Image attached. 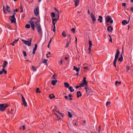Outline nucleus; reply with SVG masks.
I'll return each instance as SVG.
<instances>
[{
	"label": "nucleus",
	"instance_id": "nucleus-37",
	"mask_svg": "<svg viewBox=\"0 0 133 133\" xmlns=\"http://www.w3.org/2000/svg\"><path fill=\"white\" fill-rule=\"evenodd\" d=\"M84 68L86 70H88L89 69V68L88 67V66L84 67Z\"/></svg>",
	"mask_w": 133,
	"mask_h": 133
},
{
	"label": "nucleus",
	"instance_id": "nucleus-54",
	"mask_svg": "<svg viewBox=\"0 0 133 133\" xmlns=\"http://www.w3.org/2000/svg\"><path fill=\"white\" fill-rule=\"evenodd\" d=\"M86 77H84V79L83 80V81L84 82H86Z\"/></svg>",
	"mask_w": 133,
	"mask_h": 133
},
{
	"label": "nucleus",
	"instance_id": "nucleus-21",
	"mask_svg": "<svg viewBox=\"0 0 133 133\" xmlns=\"http://www.w3.org/2000/svg\"><path fill=\"white\" fill-rule=\"evenodd\" d=\"M51 17L52 19L53 18L55 17V14L54 12H52L51 13Z\"/></svg>",
	"mask_w": 133,
	"mask_h": 133
},
{
	"label": "nucleus",
	"instance_id": "nucleus-26",
	"mask_svg": "<svg viewBox=\"0 0 133 133\" xmlns=\"http://www.w3.org/2000/svg\"><path fill=\"white\" fill-rule=\"evenodd\" d=\"M75 5L77 6L78 4L79 3V1L78 0H75L74 1Z\"/></svg>",
	"mask_w": 133,
	"mask_h": 133
},
{
	"label": "nucleus",
	"instance_id": "nucleus-50",
	"mask_svg": "<svg viewBox=\"0 0 133 133\" xmlns=\"http://www.w3.org/2000/svg\"><path fill=\"white\" fill-rule=\"evenodd\" d=\"M3 72V69H2V70L0 71V74L2 75Z\"/></svg>",
	"mask_w": 133,
	"mask_h": 133
},
{
	"label": "nucleus",
	"instance_id": "nucleus-27",
	"mask_svg": "<svg viewBox=\"0 0 133 133\" xmlns=\"http://www.w3.org/2000/svg\"><path fill=\"white\" fill-rule=\"evenodd\" d=\"M18 41V40H15L12 43H11V44L13 46H14V44L15 43H16Z\"/></svg>",
	"mask_w": 133,
	"mask_h": 133
},
{
	"label": "nucleus",
	"instance_id": "nucleus-44",
	"mask_svg": "<svg viewBox=\"0 0 133 133\" xmlns=\"http://www.w3.org/2000/svg\"><path fill=\"white\" fill-rule=\"evenodd\" d=\"M3 72H4L5 74H6L7 71L5 70L4 69H3Z\"/></svg>",
	"mask_w": 133,
	"mask_h": 133
},
{
	"label": "nucleus",
	"instance_id": "nucleus-19",
	"mask_svg": "<svg viewBox=\"0 0 133 133\" xmlns=\"http://www.w3.org/2000/svg\"><path fill=\"white\" fill-rule=\"evenodd\" d=\"M103 19L102 17L101 16H99V18L98 19V21H99L101 23L102 22V20Z\"/></svg>",
	"mask_w": 133,
	"mask_h": 133
},
{
	"label": "nucleus",
	"instance_id": "nucleus-1",
	"mask_svg": "<svg viewBox=\"0 0 133 133\" xmlns=\"http://www.w3.org/2000/svg\"><path fill=\"white\" fill-rule=\"evenodd\" d=\"M30 21L33 22V23L35 24L36 26L39 24V22L38 21V18L33 17L31 19V20Z\"/></svg>",
	"mask_w": 133,
	"mask_h": 133
},
{
	"label": "nucleus",
	"instance_id": "nucleus-43",
	"mask_svg": "<svg viewBox=\"0 0 133 133\" xmlns=\"http://www.w3.org/2000/svg\"><path fill=\"white\" fill-rule=\"evenodd\" d=\"M70 42V41L69 42H67V44H66V47H67L68 46Z\"/></svg>",
	"mask_w": 133,
	"mask_h": 133
},
{
	"label": "nucleus",
	"instance_id": "nucleus-29",
	"mask_svg": "<svg viewBox=\"0 0 133 133\" xmlns=\"http://www.w3.org/2000/svg\"><path fill=\"white\" fill-rule=\"evenodd\" d=\"M62 35L64 37H65L66 36V35L64 31L62 33Z\"/></svg>",
	"mask_w": 133,
	"mask_h": 133
},
{
	"label": "nucleus",
	"instance_id": "nucleus-20",
	"mask_svg": "<svg viewBox=\"0 0 133 133\" xmlns=\"http://www.w3.org/2000/svg\"><path fill=\"white\" fill-rule=\"evenodd\" d=\"M68 88L69 90L71 92H72L74 91V89L71 86L69 87Z\"/></svg>",
	"mask_w": 133,
	"mask_h": 133
},
{
	"label": "nucleus",
	"instance_id": "nucleus-9",
	"mask_svg": "<svg viewBox=\"0 0 133 133\" xmlns=\"http://www.w3.org/2000/svg\"><path fill=\"white\" fill-rule=\"evenodd\" d=\"M57 20V19H56V18H54L52 19V23L54 25V27L53 29V31L54 32H55V29L56 28L55 27V22H56Z\"/></svg>",
	"mask_w": 133,
	"mask_h": 133
},
{
	"label": "nucleus",
	"instance_id": "nucleus-16",
	"mask_svg": "<svg viewBox=\"0 0 133 133\" xmlns=\"http://www.w3.org/2000/svg\"><path fill=\"white\" fill-rule=\"evenodd\" d=\"M113 30V28L111 26H109L107 28V30L109 32H111Z\"/></svg>",
	"mask_w": 133,
	"mask_h": 133
},
{
	"label": "nucleus",
	"instance_id": "nucleus-23",
	"mask_svg": "<svg viewBox=\"0 0 133 133\" xmlns=\"http://www.w3.org/2000/svg\"><path fill=\"white\" fill-rule=\"evenodd\" d=\"M57 82V80H53L51 81V83L53 85H54L56 84Z\"/></svg>",
	"mask_w": 133,
	"mask_h": 133
},
{
	"label": "nucleus",
	"instance_id": "nucleus-56",
	"mask_svg": "<svg viewBox=\"0 0 133 133\" xmlns=\"http://www.w3.org/2000/svg\"><path fill=\"white\" fill-rule=\"evenodd\" d=\"M22 127L23 128V130H24L25 129V127L24 126V125H23L22 126Z\"/></svg>",
	"mask_w": 133,
	"mask_h": 133
},
{
	"label": "nucleus",
	"instance_id": "nucleus-62",
	"mask_svg": "<svg viewBox=\"0 0 133 133\" xmlns=\"http://www.w3.org/2000/svg\"><path fill=\"white\" fill-rule=\"evenodd\" d=\"M14 10H15V12H17L18 11V10L17 9H15Z\"/></svg>",
	"mask_w": 133,
	"mask_h": 133
},
{
	"label": "nucleus",
	"instance_id": "nucleus-30",
	"mask_svg": "<svg viewBox=\"0 0 133 133\" xmlns=\"http://www.w3.org/2000/svg\"><path fill=\"white\" fill-rule=\"evenodd\" d=\"M123 56H122V55H121V57H120L119 58V59H118V61H121V62H122V60H123Z\"/></svg>",
	"mask_w": 133,
	"mask_h": 133
},
{
	"label": "nucleus",
	"instance_id": "nucleus-8",
	"mask_svg": "<svg viewBox=\"0 0 133 133\" xmlns=\"http://www.w3.org/2000/svg\"><path fill=\"white\" fill-rule=\"evenodd\" d=\"M22 105L25 106L27 107V103L26 102L25 99L23 96H22Z\"/></svg>",
	"mask_w": 133,
	"mask_h": 133
},
{
	"label": "nucleus",
	"instance_id": "nucleus-12",
	"mask_svg": "<svg viewBox=\"0 0 133 133\" xmlns=\"http://www.w3.org/2000/svg\"><path fill=\"white\" fill-rule=\"evenodd\" d=\"M37 44H36L35 45V47L33 49L32 54H33L34 55L35 53V51L36 50L37 48Z\"/></svg>",
	"mask_w": 133,
	"mask_h": 133
},
{
	"label": "nucleus",
	"instance_id": "nucleus-25",
	"mask_svg": "<svg viewBox=\"0 0 133 133\" xmlns=\"http://www.w3.org/2000/svg\"><path fill=\"white\" fill-rule=\"evenodd\" d=\"M49 97L50 99H51L52 98H54L55 97V96L53 94H52L50 95L49 96Z\"/></svg>",
	"mask_w": 133,
	"mask_h": 133
},
{
	"label": "nucleus",
	"instance_id": "nucleus-31",
	"mask_svg": "<svg viewBox=\"0 0 133 133\" xmlns=\"http://www.w3.org/2000/svg\"><path fill=\"white\" fill-rule=\"evenodd\" d=\"M15 10H14L13 11L11 12L10 14L11 16L14 15V16H15V14H16L15 12Z\"/></svg>",
	"mask_w": 133,
	"mask_h": 133
},
{
	"label": "nucleus",
	"instance_id": "nucleus-47",
	"mask_svg": "<svg viewBox=\"0 0 133 133\" xmlns=\"http://www.w3.org/2000/svg\"><path fill=\"white\" fill-rule=\"evenodd\" d=\"M55 116H56V117L57 118V119L56 120H58V116L57 114H55Z\"/></svg>",
	"mask_w": 133,
	"mask_h": 133
},
{
	"label": "nucleus",
	"instance_id": "nucleus-52",
	"mask_svg": "<svg viewBox=\"0 0 133 133\" xmlns=\"http://www.w3.org/2000/svg\"><path fill=\"white\" fill-rule=\"evenodd\" d=\"M21 13H22V12H23V8H22V7L21 8Z\"/></svg>",
	"mask_w": 133,
	"mask_h": 133
},
{
	"label": "nucleus",
	"instance_id": "nucleus-46",
	"mask_svg": "<svg viewBox=\"0 0 133 133\" xmlns=\"http://www.w3.org/2000/svg\"><path fill=\"white\" fill-rule=\"evenodd\" d=\"M64 60L63 59V60L62 59H61V61H60V64H63V61H64Z\"/></svg>",
	"mask_w": 133,
	"mask_h": 133
},
{
	"label": "nucleus",
	"instance_id": "nucleus-39",
	"mask_svg": "<svg viewBox=\"0 0 133 133\" xmlns=\"http://www.w3.org/2000/svg\"><path fill=\"white\" fill-rule=\"evenodd\" d=\"M23 53L24 56L25 57H26V52L25 51H23Z\"/></svg>",
	"mask_w": 133,
	"mask_h": 133
},
{
	"label": "nucleus",
	"instance_id": "nucleus-13",
	"mask_svg": "<svg viewBox=\"0 0 133 133\" xmlns=\"http://www.w3.org/2000/svg\"><path fill=\"white\" fill-rule=\"evenodd\" d=\"M8 64V62L6 61H4L3 64L2 65L3 69H4L5 68V67Z\"/></svg>",
	"mask_w": 133,
	"mask_h": 133
},
{
	"label": "nucleus",
	"instance_id": "nucleus-34",
	"mask_svg": "<svg viewBox=\"0 0 133 133\" xmlns=\"http://www.w3.org/2000/svg\"><path fill=\"white\" fill-rule=\"evenodd\" d=\"M6 26L7 27L10 29H11V26L9 24L6 25Z\"/></svg>",
	"mask_w": 133,
	"mask_h": 133
},
{
	"label": "nucleus",
	"instance_id": "nucleus-55",
	"mask_svg": "<svg viewBox=\"0 0 133 133\" xmlns=\"http://www.w3.org/2000/svg\"><path fill=\"white\" fill-rule=\"evenodd\" d=\"M118 83V81H116L115 82V85H117Z\"/></svg>",
	"mask_w": 133,
	"mask_h": 133
},
{
	"label": "nucleus",
	"instance_id": "nucleus-60",
	"mask_svg": "<svg viewBox=\"0 0 133 133\" xmlns=\"http://www.w3.org/2000/svg\"><path fill=\"white\" fill-rule=\"evenodd\" d=\"M68 96L70 97H71L72 96V95L71 94L69 95Z\"/></svg>",
	"mask_w": 133,
	"mask_h": 133
},
{
	"label": "nucleus",
	"instance_id": "nucleus-32",
	"mask_svg": "<svg viewBox=\"0 0 133 133\" xmlns=\"http://www.w3.org/2000/svg\"><path fill=\"white\" fill-rule=\"evenodd\" d=\"M30 27V25L29 24H27L25 25V27L27 28H29Z\"/></svg>",
	"mask_w": 133,
	"mask_h": 133
},
{
	"label": "nucleus",
	"instance_id": "nucleus-24",
	"mask_svg": "<svg viewBox=\"0 0 133 133\" xmlns=\"http://www.w3.org/2000/svg\"><path fill=\"white\" fill-rule=\"evenodd\" d=\"M64 85L65 87L68 88L69 87V84L67 82H65L64 83Z\"/></svg>",
	"mask_w": 133,
	"mask_h": 133
},
{
	"label": "nucleus",
	"instance_id": "nucleus-35",
	"mask_svg": "<svg viewBox=\"0 0 133 133\" xmlns=\"http://www.w3.org/2000/svg\"><path fill=\"white\" fill-rule=\"evenodd\" d=\"M32 70L34 71H36V69L35 68L34 66H32Z\"/></svg>",
	"mask_w": 133,
	"mask_h": 133
},
{
	"label": "nucleus",
	"instance_id": "nucleus-18",
	"mask_svg": "<svg viewBox=\"0 0 133 133\" xmlns=\"http://www.w3.org/2000/svg\"><path fill=\"white\" fill-rule=\"evenodd\" d=\"M77 97L79 98L82 96V94L80 91H78L77 92Z\"/></svg>",
	"mask_w": 133,
	"mask_h": 133
},
{
	"label": "nucleus",
	"instance_id": "nucleus-11",
	"mask_svg": "<svg viewBox=\"0 0 133 133\" xmlns=\"http://www.w3.org/2000/svg\"><path fill=\"white\" fill-rule=\"evenodd\" d=\"M29 23L31 25V27L32 28V29L33 30H35V25L34 24V23H33V22H30L29 21Z\"/></svg>",
	"mask_w": 133,
	"mask_h": 133
},
{
	"label": "nucleus",
	"instance_id": "nucleus-53",
	"mask_svg": "<svg viewBox=\"0 0 133 133\" xmlns=\"http://www.w3.org/2000/svg\"><path fill=\"white\" fill-rule=\"evenodd\" d=\"M74 124L75 125H77L78 124V123L77 122L75 121L74 122Z\"/></svg>",
	"mask_w": 133,
	"mask_h": 133
},
{
	"label": "nucleus",
	"instance_id": "nucleus-48",
	"mask_svg": "<svg viewBox=\"0 0 133 133\" xmlns=\"http://www.w3.org/2000/svg\"><path fill=\"white\" fill-rule=\"evenodd\" d=\"M130 69V67L129 66H127L126 68L127 71H128Z\"/></svg>",
	"mask_w": 133,
	"mask_h": 133
},
{
	"label": "nucleus",
	"instance_id": "nucleus-10",
	"mask_svg": "<svg viewBox=\"0 0 133 133\" xmlns=\"http://www.w3.org/2000/svg\"><path fill=\"white\" fill-rule=\"evenodd\" d=\"M89 52H91V48L92 46V41H91L89 40Z\"/></svg>",
	"mask_w": 133,
	"mask_h": 133
},
{
	"label": "nucleus",
	"instance_id": "nucleus-40",
	"mask_svg": "<svg viewBox=\"0 0 133 133\" xmlns=\"http://www.w3.org/2000/svg\"><path fill=\"white\" fill-rule=\"evenodd\" d=\"M110 102H107L106 103V105L107 106H108L110 104Z\"/></svg>",
	"mask_w": 133,
	"mask_h": 133
},
{
	"label": "nucleus",
	"instance_id": "nucleus-33",
	"mask_svg": "<svg viewBox=\"0 0 133 133\" xmlns=\"http://www.w3.org/2000/svg\"><path fill=\"white\" fill-rule=\"evenodd\" d=\"M68 113L69 117L70 118L72 117V114L70 112H68Z\"/></svg>",
	"mask_w": 133,
	"mask_h": 133
},
{
	"label": "nucleus",
	"instance_id": "nucleus-36",
	"mask_svg": "<svg viewBox=\"0 0 133 133\" xmlns=\"http://www.w3.org/2000/svg\"><path fill=\"white\" fill-rule=\"evenodd\" d=\"M36 92H38V93H40L41 92L39 91V89L38 88H36Z\"/></svg>",
	"mask_w": 133,
	"mask_h": 133
},
{
	"label": "nucleus",
	"instance_id": "nucleus-38",
	"mask_svg": "<svg viewBox=\"0 0 133 133\" xmlns=\"http://www.w3.org/2000/svg\"><path fill=\"white\" fill-rule=\"evenodd\" d=\"M71 31L74 33L75 32V29L74 28H72L71 29Z\"/></svg>",
	"mask_w": 133,
	"mask_h": 133
},
{
	"label": "nucleus",
	"instance_id": "nucleus-17",
	"mask_svg": "<svg viewBox=\"0 0 133 133\" xmlns=\"http://www.w3.org/2000/svg\"><path fill=\"white\" fill-rule=\"evenodd\" d=\"M87 84V82H84L81 83L80 84V87H83L84 85H85Z\"/></svg>",
	"mask_w": 133,
	"mask_h": 133
},
{
	"label": "nucleus",
	"instance_id": "nucleus-2",
	"mask_svg": "<svg viewBox=\"0 0 133 133\" xmlns=\"http://www.w3.org/2000/svg\"><path fill=\"white\" fill-rule=\"evenodd\" d=\"M105 19L106 20V23L107 25H108V23L110 22L111 23H113V20L109 16H108L106 17Z\"/></svg>",
	"mask_w": 133,
	"mask_h": 133
},
{
	"label": "nucleus",
	"instance_id": "nucleus-22",
	"mask_svg": "<svg viewBox=\"0 0 133 133\" xmlns=\"http://www.w3.org/2000/svg\"><path fill=\"white\" fill-rule=\"evenodd\" d=\"M129 22H127L126 20H124L122 21V23L123 25H125L126 24H127Z\"/></svg>",
	"mask_w": 133,
	"mask_h": 133
},
{
	"label": "nucleus",
	"instance_id": "nucleus-63",
	"mask_svg": "<svg viewBox=\"0 0 133 133\" xmlns=\"http://www.w3.org/2000/svg\"><path fill=\"white\" fill-rule=\"evenodd\" d=\"M65 98H66V99H68V96H65Z\"/></svg>",
	"mask_w": 133,
	"mask_h": 133
},
{
	"label": "nucleus",
	"instance_id": "nucleus-7",
	"mask_svg": "<svg viewBox=\"0 0 133 133\" xmlns=\"http://www.w3.org/2000/svg\"><path fill=\"white\" fill-rule=\"evenodd\" d=\"M39 7H36L34 10V13L35 16H37L39 14Z\"/></svg>",
	"mask_w": 133,
	"mask_h": 133
},
{
	"label": "nucleus",
	"instance_id": "nucleus-64",
	"mask_svg": "<svg viewBox=\"0 0 133 133\" xmlns=\"http://www.w3.org/2000/svg\"><path fill=\"white\" fill-rule=\"evenodd\" d=\"M71 36V35L70 34H69L68 35V38H70Z\"/></svg>",
	"mask_w": 133,
	"mask_h": 133
},
{
	"label": "nucleus",
	"instance_id": "nucleus-15",
	"mask_svg": "<svg viewBox=\"0 0 133 133\" xmlns=\"http://www.w3.org/2000/svg\"><path fill=\"white\" fill-rule=\"evenodd\" d=\"M91 18L93 22H95L96 21V19L95 16L92 13L91 14Z\"/></svg>",
	"mask_w": 133,
	"mask_h": 133
},
{
	"label": "nucleus",
	"instance_id": "nucleus-3",
	"mask_svg": "<svg viewBox=\"0 0 133 133\" xmlns=\"http://www.w3.org/2000/svg\"><path fill=\"white\" fill-rule=\"evenodd\" d=\"M7 106L8 105L6 104H0V110L1 111H3Z\"/></svg>",
	"mask_w": 133,
	"mask_h": 133
},
{
	"label": "nucleus",
	"instance_id": "nucleus-4",
	"mask_svg": "<svg viewBox=\"0 0 133 133\" xmlns=\"http://www.w3.org/2000/svg\"><path fill=\"white\" fill-rule=\"evenodd\" d=\"M10 19L11 21V23L15 24L16 23V19L14 15L10 16Z\"/></svg>",
	"mask_w": 133,
	"mask_h": 133
},
{
	"label": "nucleus",
	"instance_id": "nucleus-58",
	"mask_svg": "<svg viewBox=\"0 0 133 133\" xmlns=\"http://www.w3.org/2000/svg\"><path fill=\"white\" fill-rule=\"evenodd\" d=\"M116 63L114 62L113 63V65L115 67L116 66Z\"/></svg>",
	"mask_w": 133,
	"mask_h": 133
},
{
	"label": "nucleus",
	"instance_id": "nucleus-42",
	"mask_svg": "<svg viewBox=\"0 0 133 133\" xmlns=\"http://www.w3.org/2000/svg\"><path fill=\"white\" fill-rule=\"evenodd\" d=\"M48 60L45 59L44 60V61L43 62V63H45L46 64V61H47Z\"/></svg>",
	"mask_w": 133,
	"mask_h": 133
},
{
	"label": "nucleus",
	"instance_id": "nucleus-51",
	"mask_svg": "<svg viewBox=\"0 0 133 133\" xmlns=\"http://www.w3.org/2000/svg\"><path fill=\"white\" fill-rule=\"evenodd\" d=\"M75 70H76V71L77 72H78L79 71V69L77 68H76V69Z\"/></svg>",
	"mask_w": 133,
	"mask_h": 133
},
{
	"label": "nucleus",
	"instance_id": "nucleus-57",
	"mask_svg": "<svg viewBox=\"0 0 133 133\" xmlns=\"http://www.w3.org/2000/svg\"><path fill=\"white\" fill-rule=\"evenodd\" d=\"M117 59L115 58V60L114 61V62L116 63Z\"/></svg>",
	"mask_w": 133,
	"mask_h": 133
},
{
	"label": "nucleus",
	"instance_id": "nucleus-28",
	"mask_svg": "<svg viewBox=\"0 0 133 133\" xmlns=\"http://www.w3.org/2000/svg\"><path fill=\"white\" fill-rule=\"evenodd\" d=\"M10 7L8 5H7L6 8V10L8 12H10V10L9 9Z\"/></svg>",
	"mask_w": 133,
	"mask_h": 133
},
{
	"label": "nucleus",
	"instance_id": "nucleus-45",
	"mask_svg": "<svg viewBox=\"0 0 133 133\" xmlns=\"http://www.w3.org/2000/svg\"><path fill=\"white\" fill-rule=\"evenodd\" d=\"M12 110L11 109L10 111H9V112L10 114H13V113L12 112Z\"/></svg>",
	"mask_w": 133,
	"mask_h": 133
},
{
	"label": "nucleus",
	"instance_id": "nucleus-6",
	"mask_svg": "<svg viewBox=\"0 0 133 133\" xmlns=\"http://www.w3.org/2000/svg\"><path fill=\"white\" fill-rule=\"evenodd\" d=\"M36 27L37 28V29L38 32V33L40 34H42V32L41 31V28L40 25V24L36 26Z\"/></svg>",
	"mask_w": 133,
	"mask_h": 133
},
{
	"label": "nucleus",
	"instance_id": "nucleus-41",
	"mask_svg": "<svg viewBox=\"0 0 133 133\" xmlns=\"http://www.w3.org/2000/svg\"><path fill=\"white\" fill-rule=\"evenodd\" d=\"M101 126H99L98 129V131L99 133H100L101 132Z\"/></svg>",
	"mask_w": 133,
	"mask_h": 133
},
{
	"label": "nucleus",
	"instance_id": "nucleus-5",
	"mask_svg": "<svg viewBox=\"0 0 133 133\" xmlns=\"http://www.w3.org/2000/svg\"><path fill=\"white\" fill-rule=\"evenodd\" d=\"M22 41L23 42L24 44L27 45L28 46H30L31 44V39L30 41H26L23 39H22Z\"/></svg>",
	"mask_w": 133,
	"mask_h": 133
},
{
	"label": "nucleus",
	"instance_id": "nucleus-61",
	"mask_svg": "<svg viewBox=\"0 0 133 133\" xmlns=\"http://www.w3.org/2000/svg\"><path fill=\"white\" fill-rule=\"evenodd\" d=\"M68 59V57H65V59L66 60H67Z\"/></svg>",
	"mask_w": 133,
	"mask_h": 133
},
{
	"label": "nucleus",
	"instance_id": "nucleus-49",
	"mask_svg": "<svg viewBox=\"0 0 133 133\" xmlns=\"http://www.w3.org/2000/svg\"><path fill=\"white\" fill-rule=\"evenodd\" d=\"M122 5L125 6H126V3H122Z\"/></svg>",
	"mask_w": 133,
	"mask_h": 133
},
{
	"label": "nucleus",
	"instance_id": "nucleus-14",
	"mask_svg": "<svg viewBox=\"0 0 133 133\" xmlns=\"http://www.w3.org/2000/svg\"><path fill=\"white\" fill-rule=\"evenodd\" d=\"M119 54V50L117 49L116 52V54L115 56V58L117 59L118 58V55Z\"/></svg>",
	"mask_w": 133,
	"mask_h": 133
},
{
	"label": "nucleus",
	"instance_id": "nucleus-59",
	"mask_svg": "<svg viewBox=\"0 0 133 133\" xmlns=\"http://www.w3.org/2000/svg\"><path fill=\"white\" fill-rule=\"evenodd\" d=\"M130 11L133 12V7L131 8Z\"/></svg>",
	"mask_w": 133,
	"mask_h": 133
}]
</instances>
